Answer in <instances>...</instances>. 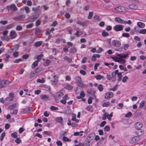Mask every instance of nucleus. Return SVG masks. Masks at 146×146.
<instances>
[{
  "instance_id": "29",
  "label": "nucleus",
  "mask_w": 146,
  "mask_h": 146,
  "mask_svg": "<svg viewBox=\"0 0 146 146\" xmlns=\"http://www.w3.org/2000/svg\"><path fill=\"white\" fill-rule=\"evenodd\" d=\"M96 21H99L101 20L100 17L98 15H95L93 18Z\"/></svg>"
},
{
  "instance_id": "21",
  "label": "nucleus",
  "mask_w": 146,
  "mask_h": 146,
  "mask_svg": "<svg viewBox=\"0 0 146 146\" xmlns=\"http://www.w3.org/2000/svg\"><path fill=\"white\" fill-rule=\"evenodd\" d=\"M56 121L58 123H62L63 121V118L61 117H57L55 119Z\"/></svg>"
},
{
  "instance_id": "33",
  "label": "nucleus",
  "mask_w": 146,
  "mask_h": 146,
  "mask_svg": "<svg viewBox=\"0 0 146 146\" xmlns=\"http://www.w3.org/2000/svg\"><path fill=\"white\" fill-rule=\"evenodd\" d=\"M75 80L76 81L77 84L79 82H81L82 81L81 78L79 76H77L75 78Z\"/></svg>"
},
{
  "instance_id": "47",
  "label": "nucleus",
  "mask_w": 146,
  "mask_h": 146,
  "mask_svg": "<svg viewBox=\"0 0 146 146\" xmlns=\"http://www.w3.org/2000/svg\"><path fill=\"white\" fill-rule=\"evenodd\" d=\"M50 109L52 111L57 110H58V108L57 107H55L54 106H52L50 107Z\"/></svg>"
},
{
  "instance_id": "23",
  "label": "nucleus",
  "mask_w": 146,
  "mask_h": 146,
  "mask_svg": "<svg viewBox=\"0 0 146 146\" xmlns=\"http://www.w3.org/2000/svg\"><path fill=\"white\" fill-rule=\"evenodd\" d=\"M94 77L98 80H100L104 78V76L100 74H98L96 75Z\"/></svg>"
},
{
  "instance_id": "27",
  "label": "nucleus",
  "mask_w": 146,
  "mask_h": 146,
  "mask_svg": "<svg viewBox=\"0 0 146 146\" xmlns=\"http://www.w3.org/2000/svg\"><path fill=\"white\" fill-rule=\"evenodd\" d=\"M38 61H35L32 64L31 67L32 68H35L38 65Z\"/></svg>"
},
{
  "instance_id": "40",
  "label": "nucleus",
  "mask_w": 146,
  "mask_h": 146,
  "mask_svg": "<svg viewBox=\"0 0 146 146\" xmlns=\"http://www.w3.org/2000/svg\"><path fill=\"white\" fill-rule=\"evenodd\" d=\"M139 33L142 34H145L146 33V29H142L140 30L139 31Z\"/></svg>"
},
{
  "instance_id": "43",
  "label": "nucleus",
  "mask_w": 146,
  "mask_h": 146,
  "mask_svg": "<svg viewBox=\"0 0 146 146\" xmlns=\"http://www.w3.org/2000/svg\"><path fill=\"white\" fill-rule=\"evenodd\" d=\"M63 59L64 60H67V61L69 62H71L72 61V59L71 58H69L67 56L64 57Z\"/></svg>"
},
{
  "instance_id": "57",
  "label": "nucleus",
  "mask_w": 146,
  "mask_h": 146,
  "mask_svg": "<svg viewBox=\"0 0 146 146\" xmlns=\"http://www.w3.org/2000/svg\"><path fill=\"white\" fill-rule=\"evenodd\" d=\"M36 75L35 73L33 72H31L30 75V78H32L35 76Z\"/></svg>"
},
{
  "instance_id": "61",
  "label": "nucleus",
  "mask_w": 146,
  "mask_h": 146,
  "mask_svg": "<svg viewBox=\"0 0 146 146\" xmlns=\"http://www.w3.org/2000/svg\"><path fill=\"white\" fill-rule=\"evenodd\" d=\"M43 56V55L42 54H40L37 57V59L38 61L40 60H41V58Z\"/></svg>"
},
{
  "instance_id": "37",
  "label": "nucleus",
  "mask_w": 146,
  "mask_h": 146,
  "mask_svg": "<svg viewBox=\"0 0 146 146\" xmlns=\"http://www.w3.org/2000/svg\"><path fill=\"white\" fill-rule=\"evenodd\" d=\"M17 111L18 110H17L14 109L13 110H11L10 111V113L12 114L16 115L17 114Z\"/></svg>"
},
{
  "instance_id": "13",
  "label": "nucleus",
  "mask_w": 146,
  "mask_h": 146,
  "mask_svg": "<svg viewBox=\"0 0 146 146\" xmlns=\"http://www.w3.org/2000/svg\"><path fill=\"white\" fill-rule=\"evenodd\" d=\"M115 21L118 23L124 24L125 23V21L119 17H115Z\"/></svg>"
},
{
  "instance_id": "12",
  "label": "nucleus",
  "mask_w": 146,
  "mask_h": 146,
  "mask_svg": "<svg viewBox=\"0 0 146 146\" xmlns=\"http://www.w3.org/2000/svg\"><path fill=\"white\" fill-rule=\"evenodd\" d=\"M135 128L138 129H140L143 126L142 123L140 122H137L134 125Z\"/></svg>"
},
{
  "instance_id": "64",
  "label": "nucleus",
  "mask_w": 146,
  "mask_h": 146,
  "mask_svg": "<svg viewBox=\"0 0 146 146\" xmlns=\"http://www.w3.org/2000/svg\"><path fill=\"white\" fill-rule=\"evenodd\" d=\"M137 96H133L131 98V100L132 101H136L137 100Z\"/></svg>"
},
{
  "instance_id": "2",
  "label": "nucleus",
  "mask_w": 146,
  "mask_h": 146,
  "mask_svg": "<svg viewBox=\"0 0 146 146\" xmlns=\"http://www.w3.org/2000/svg\"><path fill=\"white\" fill-rule=\"evenodd\" d=\"M52 79L51 80V82H52V85H56L58 82V77L54 74H52Z\"/></svg>"
},
{
  "instance_id": "60",
  "label": "nucleus",
  "mask_w": 146,
  "mask_h": 146,
  "mask_svg": "<svg viewBox=\"0 0 146 146\" xmlns=\"http://www.w3.org/2000/svg\"><path fill=\"white\" fill-rule=\"evenodd\" d=\"M87 59V58L85 57H84L83 58L82 61V63H85L86 62V60Z\"/></svg>"
},
{
  "instance_id": "26",
  "label": "nucleus",
  "mask_w": 146,
  "mask_h": 146,
  "mask_svg": "<svg viewBox=\"0 0 146 146\" xmlns=\"http://www.w3.org/2000/svg\"><path fill=\"white\" fill-rule=\"evenodd\" d=\"M94 134L93 133H90L88 137V138H89L88 140L90 141L92 140L94 138Z\"/></svg>"
},
{
  "instance_id": "15",
  "label": "nucleus",
  "mask_w": 146,
  "mask_h": 146,
  "mask_svg": "<svg viewBox=\"0 0 146 146\" xmlns=\"http://www.w3.org/2000/svg\"><path fill=\"white\" fill-rule=\"evenodd\" d=\"M25 18V16L24 15H22L19 16L17 17H15L13 19L16 20V21H19L22 20Z\"/></svg>"
},
{
  "instance_id": "14",
  "label": "nucleus",
  "mask_w": 146,
  "mask_h": 146,
  "mask_svg": "<svg viewBox=\"0 0 146 146\" xmlns=\"http://www.w3.org/2000/svg\"><path fill=\"white\" fill-rule=\"evenodd\" d=\"M40 98L42 100L47 101L48 100V96L45 94H42L40 96Z\"/></svg>"
},
{
  "instance_id": "9",
  "label": "nucleus",
  "mask_w": 146,
  "mask_h": 146,
  "mask_svg": "<svg viewBox=\"0 0 146 146\" xmlns=\"http://www.w3.org/2000/svg\"><path fill=\"white\" fill-rule=\"evenodd\" d=\"M113 94L111 92H108L105 94V98L106 99H110L113 97Z\"/></svg>"
},
{
  "instance_id": "46",
  "label": "nucleus",
  "mask_w": 146,
  "mask_h": 146,
  "mask_svg": "<svg viewBox=\"0 0 146 146\" xmlns=\"http://www.w3.org/2000/svg\"><path fill=\"white\" fill-rule=\"evenodd\" d=\"M104 129L105 131H109L110 130V128L109 126L106 125L104 127Z\"/></svg>"
},
{
  "instance_id": "4",
  "label": "nucleus",
  "mask_w": 146,
  "mask_h": 146,
  "mask_svg": "<svg viewBox=\"0 0 146 146\" xmlns=\"http://www.w3.org/2000/svg\"><path fill=\"white\" fill-rule=\"evenodd\" d=\"M17 36V34L16 32L12 30L9 33V36L10 39L15 38Z\"/></svg>"
},
{
  "instance_id": "38",
  "label": "nucleus",
  "mask_w": 146,
  "mask_h": 146,
  "mask_svg": "<svg viewBox=\"0 0 146 146\" xmlns=\"http://www.w3.org/2000/svg\"><path fill=\"white\" fill-rule=\"evenodd\" d=\"M90 141H90L88 139L86 140L84 143L85 146H90Z\"/></svg>"
},
{
  "instance_id": "45",
  "label": "nucleus",
  "mask_w": 146,
  "mask_h": 146,
  "mask_svg": "<svg viewBox=\"0 0 146 146\" xmlns=\"http://www.w3.org/2000/svg\"><path fill=\"white\" fill-rule=\"evenodd\" d=\"M63 140L65 142L70 141L71 140L68 139L67 137L64 136L62 138Z\"/></svg>"
},
{
  "instance_id": "22",
  "label": "nucleus",
  "mask_w": 146,
  "mask_h": 146,
  "mask_svg": "<svg viewBox=\"0 0 146 146\" xmlns=\"http://www.w3.org/2000/svg\"><path fill=\"white\" fill-rule=\"evenodd\" d=\"M137 7V6L134 4H132L129 5V8L130 9H135Z\"/></svg>"
},
{
  "instance_id": "39",
  "label": "nucleus",
  "mask_w": 146,
  "mask_h": 146,
  "mask_svg": "<svg viewBox=\"0 0 146 146\" xmlns=\"http://www.w3.org/2000/svg\"><path fill=\"white\" fill-rule=\"evenodd\" d=\"M113 113L112 112H111L110 114L107 113L106 117L109 120H110L111 119V117L113 116Z\"/></svg>"
},
{
  "instance_id": "42",
  "label": "nucleus",
  "mask_w": 146,
  "mask_h": 146,
  "mask_svg": "<svg viewBox=\"0 0 146 146\" xmlns=\"http://www.w3.org/2000/svg\"><path fill=\"white\" fill-rule=\"evenodd\" d=\"M37 82L40 83H44L45 82V80L43 78L41 79H38L37 80Z\"/></svg>"
},
{
  "instance_id": "20",
  "label": "nucleus",
  "mask_w": 146,
  "mask_h": 146,
  "mask_svg": "<svg viewBox=\"0 0 146 146\" xmlns=\"http://www.w3.org/2000/svg\"><path fill=\"white\" fill-rule=\"evenodd\" d=\"M51 62V61L50 60L46 59L43 63L44 65L45 66H47Z\"/></svg>"
},
{
  "instance_id": "34",
  "label": "nucleus",
  "mask_w": 146,
  "mask_h": 146,
  "mask_svg": "<svg viewBox=\"0 0 146 146\" xmlns=\"http://www.w3.org/2000/svg\"><path fill=\"white\" fill-rule=\"evenodd\" d=\"M42 42V41H37L35 42V45L36 47H39L40 46Z\"/></svg>"
},
{
  "instance_id": "10",
  "label": "nucleus",
  "mask_w": 146,
  "mask_h": 146,
  "mask_svg": "<svg viewBox=\"0 0 146 146\" xmlns=\"http://www.w3.org/2000/svg\"><path fill=\"white\" fill-rule=\"evenodd\" d=\"M7 9L9 10L10 9L13 11H15L17 9V7L16 5L13 4L10 5L7 7Z\"/></svg>"
},
{
  "instance_id": "63",
  "label": "nucleus",
  "mask_w": 146,
  "mask_h": 146,
  "mask_svg": "<svg viewBox=\"0 0 146 146\" xmlns=\"http://www.w3.org/2000/svg\"><path fill=\"white\" fill-rule=\"evenodd\" d=\"M41 31L39 29H36L35 30V33L36 34H38L41 32Z\"/></svg>"
},
{
  "instance_id": "55",
  "label": "nucleus",
  "mask_w": 146,
  "mask_h": 146,
  "mask_svg": "<svg viewBox=\"0 0 146 146\" xmlns=\"http://www.w3.org/2000/svg\"><path fill=\"white\" fill-rule=\"evenodd\" d=\"M132 114V113L131 112H129L128 113H127V114L125 115V117H130Z\"/></svg>"
},
{
  "instance_id": "59",
  "label": "nucleus",
  "mask_w": 146,
  "mask_h": 146,
  "mask_svg": "<svg viewBox=\"0 0 146 146\" xmlns=\"http://www.w3.org/2000/svg\"><path fill=\"white\" fill-rule=\"evenodd\" d=\"M25 11V12L27 13H29L30 11L29 8L28 7H24Z\"/></svg>"
},
{
  "instance_id": "53",
  "label": "nucleus",
  "mask_w": 146,
  "mask_h": 146,
  "mask_svg": "<svg viewBox=\"0 0 146 146\" xmlns=\"http://www.w3.org/2000/svg\"><path fill=\"white\" fill-rule=\"evenodd\" d=\"M74 35L76 36L77 37H79L82 35V34H80L79 31H77L76 33L74 34Z\"/></svg>"
},
{
  "instance_id": "5",
  "label": "nucleus",
  "mask_w": 146,
  "mask_h": 146,
  "mask_svg": "<svg viewBox=\"0 0 146 146\" xmlns=\"http://www.w3.org/2000/svg\"><path fill=\"white\" fill-rule=\"evenodd\" d=\"M139 140V138L138 137L135 136L131 138L129 140V143L131 144L135 143Z\"/></svg>"
},
{
  "instance_id": "54",
  "label": "nucleus",
  "mask_w": 146,
  "mask_h": 146,
  "mask_svg": "<svg viewBox=\"0 0 146 146\" xmlns=\"http://www.w3.org/2000/svg\"><path fill=\"white\" fill-rule=\"evenodd\" d=\"M102 35L103 36H108L109 34L107 32H106L105 31H103L102 33Z\"/></svg>"
},
{
  "instance_id": "18",
  "label": "nucleus",
  "mask_w": 146,
  "mask_h": 146,
  "mask_svg": "<svg viewBox=\"0 0 146 146\" xmlns=\"http://www.w3.org/2000/svg\"><path fill=\"white\" fill-rule=\"evenodd\" d=\"M80 96H78L77 97V98L78 99H80L82 98H84L85 97V95L84 92L83 91H81L80 93Z\"/></svg>"
},
{
  "instance_id": "50",
  "label": "nucleus",
  "mask_w": 146,
  "mask_h": 146,
  "mask_svg": "<svg viewBox=\"0 0 146 146\" xmlns=\"http://www.w3.org/2000/svg\"><path fill=\"white\" fill-rule=\"evenodd\" d=\"M11 136L12 137L14 138H17V133L16 132H14L12 133L11 134Z\"/></svg>"
},
{
  "instance_id": "19",
  "label": "nucleus",
  "mask_w": 146,
  "mask_h": 146,
  "mask_svg": "<svg viewBox=\"0 0 146 146\" xmlns=\"http://www.w3.org/2000/svg\"><path fill=\"white\" fill-rule=\"evenodd\" d=\"M84 131H81L80 132H75L74 133L73 135L75 136H81L83 134L82 133Z\"/></svg>"
},
{
  "instance_id": "7",
  "label": "nucleus",
  "mask_w": 146,
  "mask_h": 146,
  "mask_svg": "<svg viewBox=\"0 0 146 146\" xmlns=\"http://www.w3.org/2000/svg\"><path fill=\"white\" fill-rule=\"evenodd\" d=\"M114 9L117 12H125L126 11V9L123 6L117 7L114 8Z\"/></svg>"
},
{
  "instance_id": "51",
  "label": "nucleus",
  "mask_w": 146,
  "mask_h": 146,
  "mask_svg": "<svg viewBox=\"0 0 146 146\" xmlns=\"http://www.w3.org/2000/svg\"><path fill=\"white\" fill-rule=\"evenodd\" d=\"M128 79V78L127 76H124L123 77V79L122 80V82L124 83L126 82H127Z\"/></svg>"
},
{
  "instance_id": "24",
  "label": "nucleus",
  "mask_w": 146,
  "mask_h": 146,
  "mask_svg": "<svg viewBox=\"0 0 146 146\" xmlns=\"http://www.w3.org/2000/svg\"><path fill=\"white\" fill-rule=\"evenodd\" d=\"M1 39L3 40L7 41H8L10 40V38L8 36H2L1 37Z\"/></svg>"
},
{
  "instance_id": "30",
  "label": "nucleus",
  "mask_w": 146,
  "mask_h": 146,
  "mask_svg": "<svg viewBox=\"0 0 146 146\" xmlns=\"http://www.w3.org/2000/svg\"><path fill=\"white\" fill-rule=\"evenodd\" d=\"M13 100V99L10 98L9 97H7L5 99V101L6 103L7 104H9V103L10 102L12 101Z\"/></svg>"
},
{
  "instance_id": "56",
  "label": "nucleus",
  "mask_w": 146,
  "mask_h": 146,
  "mask_svg": "<svg viewBox=\"0 0 146 146\" xmlns=\"http://www.w3.org/2000/svg\"><path fill=\"white\" fill-rule=\"evenodd\" d=\"M5 132H3L1 134V137L0 139L1 141H2L4 139V137L5 136Z\"/></svg>"
},
{
  "instance_id": "52",
  "label": "nucleus",
  "mask_w": 146,
  "mask_h": 146,
  "mask_svg": "<svg viewBox=\"0 0 146 146\" xmlns=\"http://www.w3.org/2000/svg\"><path fill=\"white\" fill-rule=\"evenodd\" d=\"M40 7V6H38L36 7H33L32 8V10L34 11H38Z\"/></svg>"
},
{
  "instance_id": "28",
  "label": "nucleus",
  "mask_w": 146,
  "mask_h": 146,
  "mask_svg": "<svg viewBox=\"0 0 146 146\" xmlns=\"http://www.w3.org/2000/svg\"><path fill=\"white\" fill-rule=\"evenodd\" d=\"M110 103L109 102H105L102 104V106L103 107H107L110 106Z\"/></svg>"
},
{
  "instance_id": "16",
  "label": "nucleus",
  "mask_w": 146,
  "mask_h": 146,
  "mask_svg": "<svg viewBox=\"0 0 146 146\" xmlns=\"http://www.w3.org/2000/svg\"><path fill=\"white\" fill-rule=\"evenodd\" d=\"M137 25L138 27L141 28H143L145 27V24L141 22H138Z\"/></svg>"
},
{
  "instance_id": "11",
  "label": "nucleus",
  "mask_w": 146,
  "mask_h": 146,
  "mask_svg": "<svg viewBox=\"0 0 146 146\" xmlns=\"http://www.w3.org/2000/svg\"><path fill=\"white\" fill-rule=\"evenodd\" d=\"M76 23L84 27L87 26L88 24V21H86L83 22H82L80 21H77L76 22Z\"/></svg>"
},
{
  "instance_id": "62",
  "label": "nucleus",
  "mask_w": 146,
  "mask_h": 146,
  "mask_svg": "<svg viewBox=\"0 0 146 146\" xmlns=\"http://www.w3.org/2000/svg\"><path fill=\"white\" fill-rule=\"evenodd\" d=\"M129 46V45L128 44H125L124 45L123 47L125 50H126L128 48Z\"/></svg>"
},
{
  "instance_id": "25",
  "label": "nucleus",
  "mask_w": 146,
  "mask_h": 146,
  "mask_svg": "<svg viewBox=\"0 0 146 146\" xmlns=\"http://www.w3.org/2000/svg\"><path fill=\"white\" fill-rule=\"evenodd\" d=\"M64 87L66 89L68 90H71L72 88V86L70 84H65Z\"/></svg>"
},
{
  "instance_id": "48",
  "label": "nucleus",
  "mask_w": 146,
  "mask_h": 146,
  "mask_svg": "<svg viewBox=\"0 0 146 146\" xmlns=\"http://www.w3.org/2000/svg\"><path fill=\"white\" fill-rule=\"evenodd\" d=\"M122 36L123 37H128L129 36V33H123Z\"/></svg>"
},
{
  "instance_id": "31",
  "label": "nucleus",
  "mask_w": 146,
  "mask_h": 146,
  "mask_svg": "<svg viewBox=\"0 0 146 146\" xmlns=\"http://www.w3.org/2000/svg\"><path fill=\"white\" fill-rule=\"evenodd\" d=\"M118 86V84H116L113 88L110 89L109 90L113 91H116L117 89Z\"/></svg>"
},
{
  "instance_id": "41",
  "label": "nucleus",
  "mask_w": 146,
  "mask_h": 146,
  "mask_svg": "<svg viewBox=\"0 0 146 146\" xmlns=\"http://www.w3.org/2000/svg\"><path fill=\"white\" fill-rule=\"evenodd\" d=\"M98 88L100 92L103 91L104 89L102 85L100 84L98 85Z\"/></svg>"
},
{
  "instance_id": "8",
  "label": "nucleus",
  "mask_w": 146,
  "mask_h": 146,
  "mask_svg": "<svg viewBox=\"0 0 146 146\" xmlns=\"http://www.w3.org/2000/svg\"><path fill=\"white\" fill-rule=\"evenodd\" d=\"M123 27V26L121 25H117L113 27V29L116 31H122Z\"/></svg>"
},
{
  "instance_id": "35",
  "label": "nucleus",
  "mask_w": 146,
  "mask_h": 146,
  "mask_svg": "<svg viewBox=\"0 0 146 146\" xmlns=\"http://www.w3.org/2000/svg\"><path fill=\"white\" fill-rule=\"evenodd\" d=\"M107 78L108 80H110L111 79L113 81H114L115 80V78H113V79H111V75H110L107 74Z\"/></svg>"
},
{
  "instance_id": "6",
  "label": "nucleus",
  "mask_w": 146,
  "mask_h": 146,
  "mask_svg": "<svg viewBox=\"0 0 146 146\" xmlns=\"http://www.w3.org/2000/svg\"><path fill=\"white\" fill-rule=\"evenodd\" d=\"M112 45L117 47H119L121 44L119 40H113L112 41Z\"/></svg>"
},
{
  "instance_id": "17",
  "label": "nucleus",
  "mask_w": 146,
  "mask_h": 146,
  "mask_svg": "<svg viewBox=\"0 0 146 146\" xmlns=\"http://www.w3.org/2000/svg\"><path fill=\"white\" fill-rule=\"evenodd\" d=\"M6 81L5 80H2L0 82V87L1 88H3L6 86Z\"/></svg>"
},
{
  "instance_id": "3",
  "label": "nucleus",
  "mask_w": 146,
  "mask_h": 146,
  "mask_svg": "<svg viewBox=\"0 0 146 146\" xmlns=\"http://www.w3.org/2000/svg\"><path fill=\"white\" fill-rule=\"evenodd\" d=\"M64 92L63 90H60L59 92L54 94V98L55 99L57 98H60L64 95Z\"/></svg>"
},
{
  "instance_id": "58",
  "label": "nucleus",
  "mask_w": 146,
  "mask_h": 146,
  "mask_svg": "<svg viewBox=\"0 0 146 146\" xmlns=\"http://www.w3.org/2000/svg\"><path fill=\"white\" fill-rule=\"evenodd\" d=\"M56 144L58 146H62V142L59 140L57 141L56 142Z\"/></svg>"
},
{
  "instance_id": "36",
  "label": "nucleus",
  "mask_w": 146,
  "mask_h": 146,
  "mask_svg": "<svg viewBox=\"0 0 146 146\" xmlns=\"http://www.w3.org/2000/svg\"><path fill=\"white\" fill-rule=\"evenodd\" d=\"M14 26V23H11L10 25L6 26V28L7 29H9L12 28Z\"/></svg>"
},
{
  "instance_id": "1",
  "label": "nucleus",
  "mask_w": 146,
  "mask_h": 146,
  "mask_svg": "<svg viewBox=\"0 0 146 146\" xmlns=\"http://www.w3.org/2000/svg\"><path fill=\"white\" fill-rule=\"evenodd\" d=\"M116 54L118 56L111 57V58L115 62H117L120 64H124L126 62L125 59L128 56V54L126 53L124 54Z\"/></svg>"
},
{
  "instance_id": "44",
  "label": "nucleus",
  "mask_w": 146,
  "mask_h": 146,
  "mask_svg": "<svg viewBox=\"0 0 146 146\" xmlns=\"http://www.w3.org/2000/svg\"><path fill=\"white\" fill-rule=\"evenodd\" d=\"M93 15V13L92 12H89L88 16V18L89 19H91Z\"/></svg>"
},
{
  "instance_id": "32",
  "label": "nucleus",
  "mask_w": 146,
  "mask_h": 146,
  "mask_svg": "<svg viewBox=\"0 0 146 146\" xmlns=\"http://www.w3.org/2000/svg\"><path fill=\"white\" fill-rule=\"evenodd\" d=\"M77 84L78 86L81 88H83L85 87V85L83 82H82V81H81V82H79Z\"/></svg>"
},
{
  "instance_id": "49",
  "label": "nucleus",
  "mask_w": 146,
  "mask_h": 146,
  "mask_svg": "<svg viewBox=\"0 0 146 146\" xmlns=\"http://www.w3.org/2000/svg\"><path fill=\"white\" fill-rule=\"evenodd\" d=\"M118 79V81H120L121 80V78L122 77V75L121 73H119L117 75Z\"/></svg>"
}]
</instances>
